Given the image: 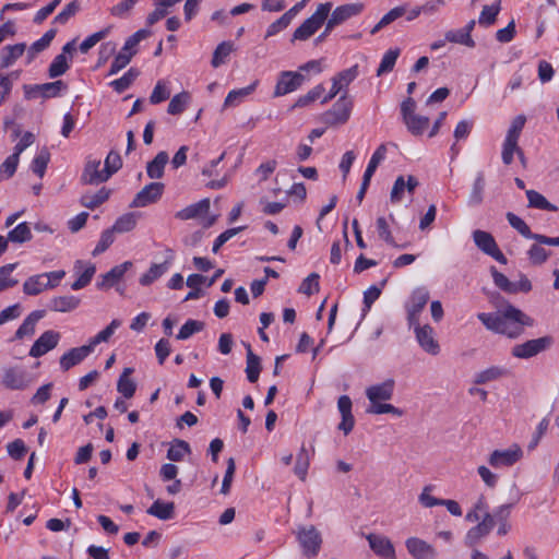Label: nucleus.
Listing matches in <instances>:
<instances>
[{
    "label": "nucleus",
    "instance_id": "obj_1",
    "mask_svg": "<svg viewBox=\"0 0 559 559\" xmlns=\"http://www.w3.org/2000/svg\"><path fill=\"white\" fill-rule=\"evenodd\" d=\"M395 382L393 379H386L382 383L370 385L366 389V396L370 402L367 408L368 414H392L401 417L403 411L392 404L384 403L393 396Z\"/></svg>",
    "mask_w": 559,
    "mask_h": 559
},
{
    "label": "nucleus",
    "instance_id": "obj_2",
    "mask_svg": "<svg viewBox=\"0 0 559 559\" xmlns=\"http://www.w3.org/2000/svg\"><path fill=\"white\" fill-rule=\"evenodd\" d=\"M332 10V3L325 2L320 3L314 13L305 20L294 32L292 41L295 40H307L324 24L330 12Z\"/></svg>",
    "mask_w": 559,
    "mask_h": 559
},
{
    "label": "nucleus",
    "instance_id": "obj_3",
    "mask_svg": "<svg viewBox=\"0 0 559 559\" xmlns=\"http://www.w3.org/2000/svg\"><path fill=\"white\" fill-rule=\"evenodd\" d=\"M401 114L406 129L415 136L421 135L429 127L428 117L416 114V103L407 97L401 105Z\"/></svg>",
    "mask_w": 559,
    "mask_h": 559
},
{
    "label": "nucleus",
    "instance_id": "obj_4",
    "mask_svg": "<svg viewBox=\"0 0 559 559\" xmlns=\"http://www.w3.org/2000/svg\"><path fill=\"white\" fill-rule=\"evenodd\" d=\"M498 313L508 330L512 332V334H507L509 337H516L521 334L524 325L532 324V320L525 313L508 302L498 307Z\"/></svg>",
    "mask_w": 559,
    "mask_h": 559
},
{
    "label": "nucleus",
    "instance_id": "obj_5",
    "mask_svg": "<svg viewBox=\"0 0 559 559\" xmlns=\"http://www.w3.org/2000/svg\"><path fill=\"white\" fill-rule=\"evenodd\" d=\"M523 454L522 448L513 443L507 449L493 450L488 456V464L496 469L508 468L521 461Z\"/></svg>",
    "mask_w": 559,
    "mask_h": 559
},
{
    "label": "nucleus",
    "instance_id": "obj_6",
    "mask_svg": "<svg viewBox=\"0 0 559 559\" xmlns=\"http://www.w3.org/2000/svg\"><path fill=\"white\" fill-rule=\"evenodd\" d=\"M210 206L211 201L209 198H205L178 211L175 214V217L181 221L204 218L202 225L203 227L209 228L216 222L217 218L216 215L204 217L209 214Z\"/></svg>",
    "mask_w": 559,
    "mask_h": 559
},
{
    "label": "nucleus",
    "instance_id": "obj_7",
    "mask_svg": "<svg viewBox=\"0 0 559 559\" xmlns=\"http://www.w3.org/2000/svg\"><path fill=\"white\" fill-rule=\"evenodd\" d=\"M296 536L305 556L316 557L319 554L322 537L320 532L313 525L298 527Z\"/></svg>",
    "mask_w": 559,
    "mask_h": 559
},
{
    "label": "nucleus",
    "instance_id": "obj_8",
    "mask_svg": "<svg viewBox=\"0 0 559 559\" xmlns=\"http://www.w3.org/2000/svg\"><path fill=\"white\" fill-rule=\"evenodd\" d=\"M353 109L352 99L347 98L346 93L342 95L324 115L325 122L329 126H341L348 121Z\"/></svg>",
    "mask_w": 559,
    "mask_h": 559
},
{
    "label": "nucleus",
    "instance_id": "obj_9",
    "mask_svg": "<svg viewBox=\"0 0 559 559\" xmlns=\"http://www.w3.org/2000/svg\"><path fill=\"white\" fill-rule=\"evenodd\" d=\"M551 337L544 336L526 341L512 347V355L516 358L528 359L546 350L551 345Z\"/></svg>",
    "mask_w": 559,
    "mask_h": 559
},
{
    "label": "nucleus",
    "instance_id": "obj_10",
    "mask_svg": "<svg viewBox=\"0 0 559 559\" xmlns=\"http://www.w3.org/2000/svg\"><path fill=\"white\" fill-rule=\"evenodd\" d=\"M364 4L360 2L346 3L336 7L326 19V31H332L335 26L343 24L347 20L359 15L364 11Z\"/></svg>",
    "mask_w": 559,
    "mask_h": 559
},
{
    "label": "nucleus",
    "instance_id": "obj_11",
    "mask_svg": "<svg viewBox=\"0 0 559 559\" xmlns=\"http://www.w3.org/2000/svg\"><path fill=\"white\" fill-rule=\"evenodd\" d=\"M473 239L476 247L484 253L492 257L502 264L507 263L504 254L498 248V245L491 234L477 229L473 233Z\"/></svg>",
    "mask_w": 559,
    "mask_h": 559
},
{
    "label": "nucleus",
    "instance_id": "obj_12",
    "mask_svg": "<svg viewBox=\"0 0 559 559\" xmlns=\"http://www.w3.org/2000/svg\"><path fill=\"white\" fill-rule=\"evenodd\" d=\"M357 75H358V66L357 64L335 74L331 80L332 81L331 90H330L329 94H326L322 98L321 103L326 104L328 102L332 100L338 93H341L342 91H345L348 87V85L357 78Z\"/></svg>",
    "mask_w": 559,
    "mask_h": 559
},
{
    "label": "nucleus",
    "instance_id": "obj_13",
    "mask_svg": "<svg viewBox=\"0 0 559 559\" xmlns=\"http://www.w3.org/2000/svg\"><path fill=\"white\" fill-rule=\"evenodd\" d=\"M163 182H151L143 187L134 197L131 205L134 207H144L157 202L164 192Z\"/></svg>",
    "mask_w": 559,
    "mask_h": 559
},
{
    "label": "nucleus",
    "instance_id": "obj_14",
    "mask_svg": "<svg viewBox=\"0 0 559 559\" xmlns=\"http://www.w3.org/2000/svg\"><path fill=\"white\" fill-rule=\"evenodd\" d=\"M414 331L418 344L426 353L432 356H436L440 353V345L435 338V331L430 325H419L417 323L414 325Z\"/></svg>",
    "mask_w": 559,
    "mask_h": 559
},
{
    "label": "nucleus",
    "instance_id": "obj_15",
    "mask_svg": "<svg viewBox=\"0 0 559 559\" xmlns=\"http://www.w3.org/2000/svg\"><path fill=\"white\" fill-rule=\"evenodd\" d=\"M405 546L413 559H437V549L426 540L418 537H408Z\"/></svg>",
    "mask_w": 559,
    "mask_h": 559
},
{
    "label": "nucleus",
    "instance_id": "obj_16",
    "mask_svg": "<svg viewBox=\"0 0 559 559\" xmlns=\"http://www.w3.org/2000/svg\"><path fill=\"white\" fill-rule=\"evenodd\" d=\"M305 81V76L299 72L284 71L277 80L274 96H283L296 91Z\"/></svg>",
    "mask_w": 559,
    "mask_h": 559
},
{
    "label": "nucleus",
    "instance_id": "obj_17",
    "mask_svg": "<svg viewBox=\"0 0 559 559\" xmlns=\"http://www.w3.org/2000/svg\"><path fill=\"white\" fill-rule=\"evenodd\" d=\"M429 300V292L425 287L417 288L413 292L411 304L407 307V319L409 325L418 323L419 313Z\"/></svg>",
    "mask_w": 559,
    "mask_h": 559
},
{
    "label": "nucleus",
    "instance_id": "obj_18",
    "mask_svg": "<svg viewBox=\"0 0 559 559\" xmlns=\"http://www.w3.org/2000/svg\"><path fill=\"white\" fill-rule=\"evenodd\" d=\"M31 382V377L22 368H8L3 372L2 383L10 390H24Z\"/></svg>",
    "mask_w": 559,
    "mask_h": 559
},
{
    "label": "nucleus",
    "instance_id": "obj_19",
    "mask_svg": "<svg viewBox=\"0 0 559 559\" xmlns=\"http://www.w3.org/2000/svg\"><path fill=\"white\" fill-rule=\"evenodd\" d=\"M100 159H87L83 174L82 181L87 185H98L109 179V173L105 168L100 169Z\"/></svg>",
    "mask_w": 559,
    "mask_h": 559
},
{
    "label": "nucleus",
    "instance_id": "obj_20",
    "mask_svg": "<svg viewBox=\"0 0 559 559\" xmlns=\"http://www.w3.org/2000/svg\"><path fill=\"white\" fill-rule=\"evenodd\" d=\"M60 340V334L55 331H46L43 333L33 344L29 349V355L32 357H40L53 349Z\"/></svg>",
    "mask_w": 559,
    "mask_h": 559
},
{
    "label": "nucleus",
    "instance_id": "obj_21",
    "mask_svg": "<svg viewBox=\"0 0 559 559\" xmlns=\"http://www.w3.org/2000/svg\"><path fill=\"white\" fill-rule=\"evenodd\" d=\"M92 352L93 350L88 344L80 346V347L71 348L70 350H68L60 357V359H59L60 368L63 371H68L72 367H74V366L79 365L81 361H83Z\"/></svg>",
    "mask_w": 559,
    "mask_h": 559
},
{
    "label": "nucleus",
    "instance_id": "obj_22",
    "mask_svg": "<svg viewBox=\"0 0 559 559\" xmlns=\"http://www.w3.org/2000/svg\"><path fill=\"white\" fill-rule=\"evenodd\" d=\"M366 538L369 543V547L377 556L383 559L394 556V546L386 536L370 533Z\"/></svg>",
    "mask_w": 559,
    "mask_h": 559
},
{
    "label": "nucleus",
    "instance_id": "obj_23",
    "mask_svg": "<svg viewBox=\"0 0 559 559\" xmlns=\"http://www.w3.org/2000/svg\"><path fill=\"white\" fill-rule=\"evenodd\" d=\"M493 521L489 512V506L485 496H479L475 501L473 508L466 513L465 520L467 522H479L485 520Z\"/></svg>",
    "mask_w": 559,
    "mask_h": 559
},
{
    "label": "nucleus",
    "instance_id": "obj_24",
    "mask_svg": "<svg viewBox=\"0 0 559 559\" xmlns=\"http://www.w3.org/2000/svg\"><path fill=\"white\" fill-rule=\"evenodd\" d=\"M132 266V262L126 261L119 265L114 266L110 271L102 276V281L98 282L97 286L100 289H107L114 286L118 281L122 278L124 273Z\"/></svg>",
    "mask_w": 559,
    "mask_h": 559
},
{
    "label": "nucleus",
    "instance_id": "obj_25",
    "mask_svg": "<svg viewBox=\"0 0 559 559\" xmlns=\"http://www.w3.org/2000/svg\"><path fill=\"white\" fill-rule=\"evenodd\" d=\"M495 522L489 521L488 519L485 521H479L477 525L469 528L465 536V543L468 546H474L478 542H480L485 536H487L490 531L493 528Z\"/></svg>",
    "mask_w": 559,
    "mask_h": 559
},
{
    "label": "nucleus",
    "instance_id": "obj_26",
    "mask_svg": "<svg viewBox=\"0 0 559 559\" xmlns=\"http://www.w3.org/2000/svg\"><path fill=\"white\" fill-rule=\"evenodd\" d=\"M508 370L500 366H490L480 370L474 376V383L476 385L486 384L488 382L497 381L507 376Z\"/></svg>",
    "mask_w": 559,
    "mask_h": 559
},
{
    "label": "nucleus",
    "instance_id": "obj_27",
    "mask_svg": "<svg viewBox=\"0 0 559 559\" xmlns=\"http://www.w3.org/2000/svg\"><path fill=\"white\" fill-rule=\"evenodd\" d=\"M501 11V0H495L491 4L484 5L478 16V24L483 27H489L497 21Z\"/></svg>",
    "mask_w": 559,
    "mask_h": 559
},
{
    "label": "nucleus",
    "instance_id": "obj_28",
    "mask_svg": "<svg viewBox=\"0 0 559 559\" xmlns=\"http://www.w3.org/2000/svg\"><path fill=\"white\" fill-rule=\"evenodd\" d=\"M478 320L490 331L500 333V334H512L511 330L504 325L501 321L499 313H484L480 312L477 314Z\"/></svg>",
    "mask_w": 559,
    "mask_h": 559
},
{
    "label": "nucleus",
    "instance_id": "obj_29",
    "mask_svg": "<svg viewBox=\"0 0 559 559\" xmlns=\"http://www.w3.org/2000/svg\"><path fill=\"white\" fill-rule=\"evenodd\" d=\"M168 154L165 151L159 152L153 160L147 163L146 174L152 179H159L164 175V168L168 163Z\"/></svg>",
    "mask_w": 559,
    "mask_h": 559
},
{
    "label": "nucleus",
    "instance_id": "obj_30",
    "mask_svg": "<svg viewBox=\"0 0 559 559\" xmlns=\"http://www.w3.org/2000/svg\"><path fill=\"white\" fill-rule=\"evenodd\" d=\"M132 368H124L122 373L120 374L117 383V390L120 394H122L126 399H131L136 390L135 382L130 378L132 374Z\"/></svg>",
    "mask_w": 559,
    "mask_h": 559
},
{
    "label": "nucleus",
    "instance_id": "obj_31",
    "mask_svg": "<svg viewBox=\"0 0 559 559\" xmlns=\"http://www.w3.org/2000/svg\"><path fill=\"white\" fill-rule=\"evenodd\" d=\"M44 317V311H33L29 313L23 323L15 332V337L21 340L25 336H32L35 332L37 322Z\"/></svg>",
    "mask_w": 559,
    "mask_h": 559
},
{
    "label": "nucleus",
    "instance_id": "obj_32",
    "mask_svg": "<svg viewBox=\"0 0 559 559\" xmlns=\"http://www.w3.org/2000/svg\"><path fill=\"white\" fill-rule=\"evenodd\" d=\"M46 274H37L28 277L23 284V292L26 295H38L48 289V281Z\"/></svg>",
    "mask_w": 559,
    "mask_h": 559
},
{
    "label": "nucleus",
    "instance_id": "obj_33",
    "mask_svg": "<svg viewBox=\"0 0 559 559\" xmlns=\"http://www.w3.org/2000/svg\"><path fill=\"white\" fill-rule=\"evenodd\" d=\"M527 206L532 209L545 210L550 212H557L558 207L550 203L542 193L536 190H526Z\"/></svg>",
    "mask_w": 559,
    "mask_h": 559
},
{
    "label": "nucleus",
    "instance_id": "obj_34",
    "mask_svg": "<svg viewBox=\"0 0 559 559\" xmlns=\"http://www.w3.org/2000/svg\"><path fill=\"white\" fill-rule=\"evenodd\" d=\"M110 195V190L106 188L99 189L95 193H86L81 197V204L87 209L94 210L105 201L108 200Z\"/></svg>",
    "mask_w": 559,
    "mask_h": 559
},
{
    "label": "nucleus",
    "instance_id": "obj_35",
    "mask_svg": "<svg viewBox=\"0 0 559 559\" xmlns=\"http://www.w3.org/2000/svg\"><path fill=\"white\" fill-rule=\"evenodd\" d=\"M56 34L57 31L55 28H50L43 35L41 38L33 43V45L29 47L27 51L28 62H31L37 53L41 52L50 45Z\"/></svg>",
    "mask_w": 559,
    "mask_h": 559
},
{
    "label": "nucleus",
    "instance_id": "obj_36",
    "mask_svg": "<svg viewBox=\"0 0 559 559\" xmlns=\"http://www.w3.org/2000/svg\"><path fill=\"white\" fill-rule=\"evenodd\" d=\"M79 305L80 299L74 296H60L51 300L50 308L57 312H69L76 309Z\"/></svg>",
    "mask_w": 559,
    "mask_h": 559
},
{
    "label": "nucleus",
    "instance_id": "obj_37",
    "mask_svg": "<svg viewBox=\"0 0 559 559\" xmlns=\"http://www.w3.org/2000/svg\"><path fill=\"white\" fill-rule=\"evenodd\" d=\"M25 51V44L5 46L1 55V68H8L20 58Z\"/></svg>",
    "mask_w": 559,
    "mask_h": 559
},
{
    "label": "nucleus",
    "instance_id": "obj_38",
    "mask_svg": "<svg viewBox=\"0 0 559 559\" xmlns=\"http://www.w3.org/2000/svg\"><path fill=\"white\" fill-rule=\"evenodd\" d=\"M175 504L173 502H160L156 500L148 509L150 515L156 516L159 520H169L174 516Z\"/></svg>",
    "mask_w": 559,
    "mask_h": 559
},
{
    "label": "nucleus",
    "instance_id": "obj_39",
    "mask_svg": "<svg viewBox=\"0 0 559 559\" xmlns=\"http://www.w3.org/2000/svg\"><path fill=\"white\" fill-rule=\"evenodd\" d=\"M258 81H254L249 86L239 90H233L225 98L224 107H233L238 105L245 97L250 95L257 87Z\"/></svg>",
    "mask_w": 559,
    "mask_h": 559
},
{
    "label": "nucleus",
    "instance_id": "obj_40",
    "mask_svg": "<svg viewBox=\"0 0 559 559\" xmlns=\"http://www.w3.org/2000/svg\"><path fill=\"white\" fill-rule=\"evenodd\" d=\"M168 267H169L168 261H165L159 264H157V263L152 264L151 267L148 269V271L140 277V280H139L140 284L143 286H147V285L152 284L155 280L159 278L164 273H166Z\"/></svg>",
    "mask_w": 559,
    "mask_h": 559
},
{
    "label": "nucleus",
    "instance_id": "obj_41",
    "mask_svg": "<svg viewBox=\"0 0 559 559\" xmlns=\"http://www.w3.org/2000/svg\"><path fill=\"white\" fill-rule=\"evenodd\" d=\"M445 40L453 44H460L469 48L475 47V40L472 35H468L467 32H463L460 29H449L444 33Z\"/></svg>",
    "mask_w": 559,
    "mask_h": 559
},
{
    "label": "nucleus",
    "instance_id": "obj_42",
    "mask_svg": "<svg viewBox=\"0 0 559 559\" xmlns=\"http://www.w3.org/2000/svg\"><path fill=\"white\" fill-rule=\"evenodd\" d=\"M66 88L67 85L62 81L58 80L50 83L35 85L33 91L39 93L45 98H49L58 96L59 93Z\"/></svg>",
    "mask_w": 559,
    "mask_h": 559
},
{
    "label": "nucleus",
    "instance_id": "obj_43",
    "mask_svg": "<svg viewBox=\"0 0 559 559\" xmlns=\"http://www.w3.org/2000/svg\"><path fill=\"white\" fill-rule=\"evenodd\" d=\"M190 99L191 96L186 91L176 94L168 104L167 112L169 115H180L190 103Z\"/></svg>",
    "mask_w": 559,
    "mask_h": 559
},
{
    "label": "nucleus",
    "instance_id": "obj_44",
    "mask_svg": "<svg viewBox=\"0 0 559 559\" xmlns=\"http://www.w3.org/2000/svg\"><path fill=\"white\" fill-rule=\"evenodd\" d=\"M121 325V321L114 319L104 330L98 332L94 337L88 341V345L92 350H94L95 346L103 342H108L112 336L115 331Z\"/></svg>",
    "mask_w": 559,
    "mask_h": 559
},
{
    "label": "nucleus",
    "instance_id": "obj_45",
    "mask_svg": "<svg viewBox=\"0 0 559 559\" xmlns=\"http://www.w3.org/2000/svg\"><path fill=\"white\" fill-rule=\"evenodd\" d=\"M70 61L68 56L57 55L48 68V75L51 79L61 76L68 71Z\"/></svg>",
    "mask_w": 559,
    "mask_h": 559
},
{
    "label": "nucleus",
    "instance_id": "obj_46",
    "mask_svg": "<svg viewBox=\"0 0 559 559\" xmlns=\"http://www.w3.org/2000/svg\"><path fill=\"white\" fill-rule=\"evenodd\" d=\"M261 371L260 358L254 355L251 350V347L248 346L247 353V367L246 373L247 378L250 382H255L259 379V374Z\"/></svg>",
    "mask_w": 559,
    "mask_h": 559
},
{
    "label": "nucleus",
    "instance_id": "obj_47",
    "mask_svg": "<svg viewBox=\"0 0 559 559\" xmlns=\"http://www.w3.org/2000/svg\"><path fill=\"white\" fill-rule=\"evenodd\" d=\"M234 44L231 41H223L221 43L216 49L214 50L212 58V66L214 68H218L223 63L226 62L228 56L234 51Z\"/></svg>",
    "mask_w": 559,
    "mask_h": 559
},
{
    "label": "nucleus",
    "instance_id": "obj_48",
    "mask_svg": "<svg viewBox=\"0 0 559 559\" xmlns=\"http://www.w3.org/2000/svg\"><path fill=\"white\" fill-rule=\"evenodd\" d=\"M400 56V49H389L382 57V60L377 70V75L381 76L384 73H388L393 70L395 62Z\"/></svg>",
    "mask_w": 559,
    "mask_h": 559
},
{
    "label": "nucleus",
    "instance_id": "obj_49",
    "mask_svg": "<svg viewBox=\"0 0 559 559\" xmlns=\"http://www.w3.org/2000/svg\"><path fill=\"white\" fill-rule=\"evenodd\" d=\"M190 453L189 443L183 440H178L167 451V459L171 462H180L186 454Z\"/></svg>",
    "mask_w": 559,
    "mask_h": 559
},
{
    "label": "nucleus",
    "instance_id": "obj_50",
    "mask_svg": "<svg viewBox=\"0 0 559 559\" xmlns=\"http://www.w3.org/2000/svg\"><path fill=\"white\" fill-rule=\"evenodd\" d=\"M136 225V216L134 213H127L120 216L110 228L114 233H128Z\"/></svg>",
    "mask_w": 559,
    "mask_h": 559
},
{
    "label": "nucleus",
    "instance_id": "obj_51",
    "mask_svg": "<svg viewBox=\"0 0 559 559\" xmlns=\"http://www.w3.org/2000/svg\"><path fill=\"white\" fill-rule=\"evenodd\" d=\"M506 217H507V221L509 222V224L515 230H518L523 237L528 238V239H534V236L536 234H533L531 231L528 225L521 217H519L518 215H515L514 213H511V212L507 213Z\"/></svg>",
    "mask_w": 559,
    "mask_h": 559
},
{
    "label": "nucleus",
    "instance_id": "obj_52",
    "mask_svg": "<svg viewBox=\"0 0 559 559\" xmlns=\"http://www.w3.org/2000/svg\"><path fill=\"white\" fill-rule=\"evenodd\" d=\"M8 239L17 243L28 241L32 239L31 229L26 223H21L14 229L9 231Z\"/></svg>",
    "mask_w": 559,
    "mask_h": 559
},
{
    "label": "nucleus",
    "instance_id": "obj_53",
    "mask_svg": "<svg viewBox=\"0 0 559 559\" xmlns=\"http://www.w3.org/2000/svg\"><path fill=\"white\" fill-rule=\"evenodd\" d=\"M522 156V150L518 145V141L506 139L502 146V162L506 165H510L513 162V155Z\"/></svg>",
    "mask_w": 559,
    "mask_h": 559
},
{
    "label": "nucleus",
    "instance_id": "obj_54",
    "mask_svg": "<svg viewBox=\"0 0 559 559\" xmlns=\"http://www.w3.org/2000/svg\"><path fill=\"white\" fill-rule=\"evenodd\" d=\"M308 467H309V455H308V452H307L305 445H302L297 455V461H296V465H295V469H294L295 474L298 476V478L300 480L306 479Z\"/></svg>",
    "mask_w": 559,
    "mask_h": 559
},
{
    "label": "nucleus",
    "instance_id": "obj_55",
    "mask_svg": "<svg viewBox=\"0 0 559 559\" xmlns=\"http://www.w3.org/2000/svg\"><path fill=\"white\" fill-rule=\"evenodd\" d=\"M138 0H121L109 9L112 16L118 19H126L130 15L132 9Z\"/></svg>",
    "mask_w": 559,
    "mask_h": 559
},
{
    "label": "nucleus",
    "instance_id": "obj_56",
    "mask_svg": "<svg viewBox=\"0 0 559 559\" xmlns=\"http://www.w3.org/2000/svg\"><path fill=\"white\" fill-rule=\"evenodd\" d=\"M133 56L134 55L132 52L126 51L124 48H122L119 51V53L115 57L108 74L109 75L117 74L119 71H121L123 68H126L130 63Z\"/></svg>",
    "mask_w": 559,
    "mask_h": 559
},
{
    "label": "nucleus",
    "instance_id": "obj_57",
    "mask_svg": "<svg viewBox=\"0 0 559 559\" xmlns=\"http://www.w3.org/2000/svg\"><path fill=\"white\" fill-rule=\"evenodd\" d=\"M80 11V3L78 1H72L67 4L62 11H60L55 17L53 23L64 25L72 16H74Z\"/></svg>",
    "mask_w": 559,
    "mask_h": 559
},
{
    "label": "nucleus",
    "instance_id": "obj_58",
    "mask_svg": "<svg viewBox=\"0 0 559 559\" xmlns=\"http://www.w3.org/2000/svg\"><path fill=\"white\" fill-rule=\"evenodd\" d=\"M204 329V323L198 320H188L179 330L177 334L178 340H187L197 332Z\"/></svg>",
    "mask_w": 559,
    "mask_h": 559
},
{
    "label": "nucleus",
    "instance_id": "obj_59",
    "mask_svg": "<svg viewBox=\"0 0 559 559\" xmlns=\"http://www.w3.org/2000/svg\"><path fill=\"white\" fill-rule=\"evenodd\" d=\"M491 275L496 286L510 294L516 293V284L510 282L509 278L504 274L498 272L496 267H491Z\"/></svg>",
    "mask_w": 559,
    "mask_h": 559
},
{
    "label": "nucleus",
    "instance_id": "obj_60",
    "mask_svg": "<svg viewBox=\"0 0 559 559\" xmlns=\"http://www.w3.org/2000/svg\"><path fill=\"white\" fill-rule=\"evenodd\" d=\"M528 260L533 265L545 263L549 257V252L539 243L533 245L527 251Z\"/></svg>",
    "mask_w": 559,
    "mask_h": 559
},
{
    "label": "nucleus",
    "instance_id": "obj_61",
    "mask_svg": "<svg viewBox=\"0 0 559 559\" xmlns=\"http://www.w3.org/2000/svg\"><path fill=\"white\" fill-rule=\"evenodd\" d=\"M110 32V26L99 31V32H96L94 34H92L91 36H88L87 38H85L81 45H80V51L82 53H86L90 49H92L98 41H100L102 39H104Z\"/></svg>",
    "mask_w": 559,
    "mask_h": 559
},
{
    "label": "nucleus",
    "instance_id": "obj_62",
    "mask_svg": "<svg viewBox=\"0 0 559 559\" xmlns=\"http://www.w3.org/2000/svg\"><path fill=\"white\" fill-rule=\"evenodd\" d=\"M151 35L148 29H139L133 35H131L124 43L123 47L126 51H130L133 55L136 53V46L142 39L147 38Z\"/></svg>",
    "mask_w": 559,
    "mask_h": 559
},
{
    "label": "nucleus",
    "instance_id": "obj_63",
    "mask_svg": "<svg viewBox=\"0 0 559 559\" xmlns=\"http://www.w3.org/2000/svg\"><path fill=\"white\" fill-rule=\"evenodd\" d=\"M170 92L165 81H158L150 96L152 104H159L169 98Z\"/></svg>",
    "mask_w": 559,
    "mask_h": 559
},
{
    "label": "nucleus",
    "instance_id": "obj_64",
    "mask_svg": "<svg viewBox=\"0 0 559 559\" xmlns=\"http://www.w3.org/2000/svg\"><path fill=\"white\" fill-rule=\"evenodd\" d=\"M50 158V154L48 151L43 150L33 160L32 164V170L38 175L39 177H43L45 174V170L47 168L48 162Z\"/></svg>",
    "mask_w": 559,
    "mask_h": 559
}]
</instances>
